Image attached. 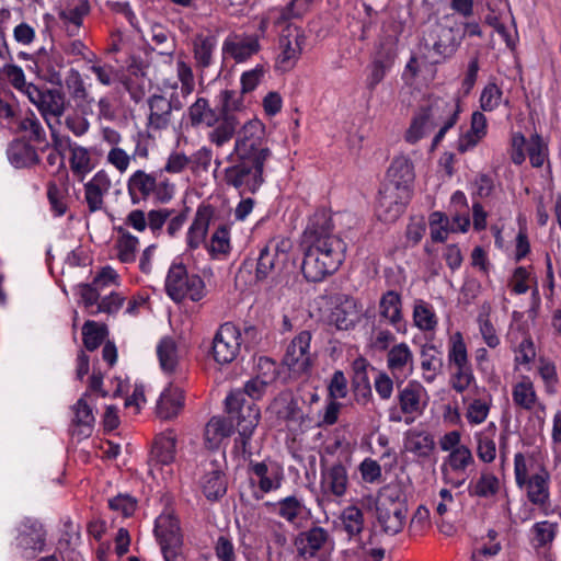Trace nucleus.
<instances>
[{
	"label": "nucleus",
	"instance_id": "51",
	"mask_svg": "<svg viewBox=\"0 0 561 561\" xmlns=\"http://www.w3.org/2000/svg\"><path fill=\"white\" fill-rule=\"evenodd\" d=\"M151 41L156 45L154 49L160 55L171 56L174 53L175 44L170 39V32L161 24H153L150 28Z\"/></svg>",
	"mask_w": 561,
	"mask_h": 561
},
{
	"label": "nucleus",
	"instance_id": "28",
	"mask_svg": "<svg viewBox=\"0 0 561 561\" xmlns=\"http://www.w3.org/2000/svg\"><path fill=\"white\" fill-rule=\"evenodd\" d=\"M214 214L215 210L211 205L202 204L198 206L187 232V244L191 249H197L205 241Z\"/></svg>",
	"mask_w": 561,
	"mask_h": 561
},
{
	"label": "nucleus",
	"instance_id": "61",
	"mask_svg": "<svg viewBox=\"0 0 561 561\" xmlns=\"http://www.w3.org/2000/svg\"><path fill=\"white\" fill-rule=\"evenodd\" d=\"M19 127L22 131L30 133V139L32 141L43 142L46 140L45 130L34 113L21 119Z\"/></svg>",
	"mask_w": 561,
	"mask_h": 561
},
{
	"label": "nucleus",
	"instance_id": "25",
	"mask_svg": "<svg viewBox=\"0 0 561 561\" xmlns=\"http://www.w3.org/2000/svg\"><path fill=\"white\" fill-rule=\"evenodd\" d=\"M265 506L295 527H299V520L305 517L307 511L302 499L296 495H288L274 503L266 502Z\"/></svg>",
	"mask_w": 561,
	"mask_h": 561
},
{
	"label": "nucleus",
	"instance_id": "22",
	"mask_svg": "<svg viewBox=\"0 0 561 561\" xmlns=\"http://www.w3.org/2000/svg\"><path fill=\"white\" fill-rule=\"evenodd\" d=\"M550 474L546 468L530 476L529 480L518 488L526 492L528 501L539 508H547L550 504L549 491Z\"/></svg>",
	"mask_w": 561,
	"mask_h": 561
},
{
	"label": "nucleus",
	"instance_id": "8",
	"mask_svg": "<svg viewBox=\"0 0 561 561\" xmlns=\"http://www.w3.org/2000/svg\"><path fill=\"white\" fill-rule=\"evenodd\" d=\"M251 474L249 482L256 489L253 491V497L259 501L264 494L278 490L285 479L283 467L271 459L263 461L250 460L248 465Z\"/></svg>",
	"mask_w": 561,
	"mask_h": 561
},
{
	"label": "nucleus",
	"instance_id": "14",
	"mask_svg": "<svg viewBox=\"0 0 561 561\" xmlns=\"http://www.w3.org/2000/svg\"><path fill=\"white\" fill-rule=\"evenodd\" d=\"M411 191L397 190L393 185H383L379 191L378 217L386 221H396L404 211L411 198Z\"/></svg>",
	"mask_w": 561,
	"mask_h": 561
},
{
	"label": "nucleus",
	"instance_id": "43",
	"mask_svg": "<svg viewBox=\"0 0 561 561\" xmlns=\"http://www.w3.org/2000/svg\"><path fill=\"white\" fill-rule=\"evenodd\" d=\"M176 438L172 433L159 435L153 444L152 456L162 465L171 463L175 458Z\"/></svg>",
	"mask_w": 561,
	"mask_h": 561
},
{
	"label": "nucleus",
	"instance_id": "15",
	"mask_svg": "<svg viewBox=\"0 0 561 561\" xmlns=\"http://www.w3.org/2000/svg\"><path fill=\"white\" fill-rule=\"evenodd\" d=\"M310 342L311 333L301 331L289 343L283 362L291 371L301 374L311 367Z\"/></svg>",
	"mask_w": 561,
	"mask_h": 561
},
{
	"label": "nucleus",
	"instance_id": "26",
	"mask_svg": "<svg viewBox=\"0 0 561 561\" xmlns=\"http://www.w3.org/2000/svg\"><path fill=\"white\" fill-rule=\"evenodd\" d=\"M387 176L388 182L383 185H393V188L412 192L415 174L413 163L408 157H396L388 169Z\"/></svg>",
	"mask_w": 561,
	"mask_h": 561
},
{
	"label": "nucleus",
	"instance_id": "42",
	"mask_svg": "<svg viewBox=\"0 0 561 561\" xmlns=\"http://www.w3.org/2000/svg\"><path fill=\"white\" fill-rule=\"evenodd\" d=\"M66 89L70 98L76 102L78 106L82 103H91L93 100L90 99L88 89L81 73L71 68L65 79Z\"/></svg>",
	"mask_w": 561,
	"mask_h": 561
},
{
	"label": "nucleus",
	"instance_id": "56",
	"mask_svg": "<svg viewBox=\"0 0 561 561\" xmlns=\"http://www.w3.org/2000/svg\"><path fill=\"white\" fill-rule=\"evenodd\" d=\"M454 366L456 370L451 375V387L456 392L462 393L474 381L473 370L470 363Z\"/></svg>",
	"mask_w": 561,
	"mask_h": 561
},
{
	"label": "nucleus",
	"instance_id": "37",
	"mask_svg": "<svg viewBox=\"0 0 561 561\" xmlns=\"http://www.w3.org/2000/svg\"><path fill=\"white\" fill-rule=\"evenodd\" d=\"M234 432V426L229 417L213 416L205 427V439L209 447H217L219 443Z\"/></svg>",
	"mask_w": 561,
	"mask_h": 561
},
{
	"label": "nucleus",
	"instance_id": "63",
	"mask_svg": "<svg viewBox=\"0 0 561 561\" xmlns=\"http://www.w3.org/2000/svg\"><path fill=\"white\" fill-rule=\"evenodd\" d=\"M394 383L396 380L393 376H390L387 371L377 370V375L374 380V387L381 400L387 401L392 397Z\"/></svg>",
	"mask_w": 561,
	"mask_h": 561
},
{
	"label": "nucleus",
	"instance_id": "46",
	"mask_svg": "<svg viewBox=\"0 0 561 561\" xmlns=\"http://www.w3.org/2000/svg\"><path fill=\"white\" fill-rule=\"evenodd\" d=\"M107 327L93 320H88L82 327L84 347L92 352L95 351L107 336Z\"/></svg>",
	"mask_w": 561,
	"mask_h": 561
},
{
	"label": "nucleus",
	"instance_id": "52",
	"mask_svg": "<svg viewBox=\"0 0 561 561\" xmlns=\"http://www.w3.org/2000/svg\"><path fill=\"white\" fill-rule=\"evenodd\" d=\"M280 264H284V262H282L275 253H272L268 248L263 247L257 259L256 279H265L275 268L279 267Z\"/></svg>",
	"mask_w": 561,
	"mask_h": 561
},
{
	"label": "nucleus",
	"instance_id": "57",
	"mask_svg": "<svg viewBox=\"0 0 561 561\" xmlns=\"http://www.w3.org/2000/svg\"><path fill=\"white\" fill-rule=\"evenodd\" d=\"M273 405L279 408L277 415L285 420H297L300 409L297 401L289 393H280L275 398Z\"/></svg>",
	"mask_w": 561,
	"mask_h": 561
},
{
	"label": "nucleus",
	"instance_id": "4",
	"mask_svg": "<svg viewBox=\"0 0 561 561\" xmlns=\"http://www.w3.org/2000/svg\"><path fill=\"white\" fill-rule=\"evenodd\" d=\"M226 412L229 420L236 422L238 437L234 439L236 446H239L244 455H252L250 442L253 433L259 425L261 411L251 400L244 398V392L240 389L231 391L226 400Z\"/></svg>",
	"mask_w": 561,
	"mask_h": 561
},
{
	"label": "nucleus",
	"instance_id": "18",
	"mask_svg": "<svg viewBox=\"0 0 561 561\" xmlns=\"http://www.w3.org/2000/svg\"><path fill=\"white\" fill-rule=\"evenodd\" d=\"M330 539V534L321 526L313 525L307 530L300 531L294 539L298 557L307 560L314 558L324 548Z\"/></svg>",
	"mask_w": 561,
	"mask_h": 561
},
{
	"label": "nucleus",
	"instance_id": "21",
	"mask_svg": "<svg viewBox=\"0 0 561 561\" xmlns=\"http://www.w3.org/2000/svg\"><path fill=\"white\" fill-rule=\"evenodd\" d=\"M348 486V474L346 468L336 462L325 467L324 459H321V489L324 494H332L341 497L346 493Z\"/></svg>",
	"mask_w": 561,
	"mask_h": 561
},
{
	"label": "nucleus",
	"instance_id": "64",
	"mask_svg": "<svg viewBox=\"0 0 561 561\" xmlns=\"http://www.w3.org/2000/svg\"><path fill=\"white\" fill-rule=\"evenodd\" d=\"M217 107L221 114H232L241 107V95L233 90H222L217 96Z\"/></svg>",
	"mask_w": 561,
	"mask_h": 561
},
{
	"label": "nucleus",
	"instance_id": "29",
	"mask_svg": "<svg viewBox=\"0 0 561 561\" xmlns=\"http://www.w3.org/2000/svg\"><path fill=\"white\" fill-rule=\"evenodd\" d=\"M194 66L204 71L214 62V53L217 47V37L213 34H197L192 41Z\"/></svg>",
	"mask_w": 561,
	"mask_h": 561
},
{
	"label": "nucleus",
	"instance_id": "11",
	"mask_svg": "<svg viewBox=\"0 0 561 561\" xmlns=\"http://www.w3.org/2000/svg\"><path fill=\"white\" fill-rule=\"evenodd\" d=\"M459 28L437 24L424 38V46L432 50L433 64L450 58L460 46Z\"/></svg>",
	"mask_w": 561,
	"mask_h": 561
},
{
	"label": "nucleus",
	"instance_id": "1",
	"mask_svg": "<svg viewBox=\"0 0 561 561\" xmlns=\"http://www.w3.org/2000/svg\"><path fill=\"white\" fill-rule=\"evenodd\" d=\"M217 124L209 133V140L217 147L236 135L233 150L227 157L229 165L224 170L225 183L240 195L257 193L265 183V167L272 157L265 125L259 119H251L236 131L239 122L234 114H220Z\"/></svg>",
	"mask_w": 561,
	"mask_h": 561
},
{
	"label": "nucleus",
	"instance_id": "41",
	"mask_svg": "<svg viewBox=\"0 0 561 561\" xmlns=\"http://www.w3.org/2000/svg\"><path fill=\"white\" fill-rule=\"evenodd\" d=\"M500 489V482L496 476L490 471L481 472L480 478L476 482L468 485V494L473 497H492Z\"/></svg>",
	"mask_w": 561,
	"mask_h": 561
},
{
	"label": "nucleus",
	"instance_id": "36",
	"mask_svg": "<svg viewBox=\"0 0 561 561\" xmlns=\"http://www.w3.org/2000/svg\"><path fill=\"white\" fill-rule=\"evenodd\" d=\"M404 448L420 458H427L435 448V442L425 431L410 430L405 433Z\"/></svg>",
	"mask_w": 561,
	"mask_h": 561
},
{
	"label": "nucleus",
	"instance_id": "53",
	"mask_svg": "<svg viewBox=\"0 0 561 561\" xmlns=\"http://www.w3.org/2000/svg\"><path fill=\"white\" fill-rule=\"evenodd\" d=\"M474 462L471 450L465 446L453 449L447 457V465L455 472H463L470 465Z\"/></svg>",
	"mask_w": 561,
	"mask_h": 561
},
{
	"label": "nucleus",
	"instance_id": "38",
	"mask_svg": "<svg viewBox=\"0 0 561 561\" xmlns=\"http://www.w3.org/2000/svg\"><path fill=\"white\" fill-rule=\"evenodd\" d=\"M331 319L339 330L353 328L358 319L356 300L351 297H345V299L334 308Z\"/></svg>",
	"mask_w": 561,
	"mask_h": 561
},
{
	"label": "nucleus",
	"instance_id": "32",
	"mask_svg": "<svg viewBox=\"0 0 561 561\" xmlns=\"http://www.w3.org/2000/svg\"><path fill=\"white\" fill-rule=\"evenodd\" d=\"M421 368L423 370V379L431 383L437 375L442 373L444 360L443 352L433 343H425L421 348Z\"/></svg>",
	"mask_w": 561,
	"mask_h": 561
},
{
	"label": "nucleus",
	"instance_id": "47",
	"mask_svg": "<svg viewBox=\"0 0 561 561\" xmlns=\"http://www.w3.org/2000/svg\"><path fill=\"white\" fill-rule=\"evenodd\" d=\"M157 355L160 366L164 371L171 373L178 365V347L175 341L165 336L161 339L157 346Z\"/></svg>",
	"mask_w": 561,
	"mask_h": 561
},
{
	"label": "nucleus",
	"instance_id": "5",
	"mask_svg": "<svg viewBox=\"0 0 561 561\" xmlns=\"http://www.w3.org/2000/svg\"><path fill=\"white\" fill-rule=\"evenodd\" d=\"M127 192L133 205L147 202L150 197L165 204L173 198L175 185L163 178V170L151 173L137 170L127 180Z\"/></svg>",
	"mask_w": 561,
	"mask_h": 561
},
{
	"label": "nucleus",
	"instance_id": "16",
	"mask_svg": "<svg viewBox=\"0 0 561 561\" xmlns=\"http://www.w3.org/2000/svg\"><path fill=\"white\" fill-rule=\"evenodd\" d=\"M261 49L256 34H229L222 43V54L236 62H243Z\"/></svg>",
	"mask_w": 561,
	"mask_h": 561
},
{
	"label": "nucleus",
	"instance_id": "6",
	"mask_svg": "<svg viewBox=\"0 0 561 561\" xmlns=\"http://www.w3.org/2000/svg\"><path fill=\"white\" fill-rule=\"evenodd\" d=\"M165 293L174 301L181 302L184 299L199 301L206 296V286L197 274H190L182 262L174 261L167 274Z\"/></svg>",
	"mask_w": 561,
	"mask_h": 561
},
{
	"label": "nucleus",
	"instance_id": "9",
	"mask_svg": "<svg viewBox=\"0 0 561 561\" xmlns=\"http://www.w3.org/2000/svg\"><path fill=\"white\" fill-rule=\"evenodd\" d=\"M27 99L37 107L47 125L60 124V117L66 111L64 92L46 87H27Z\"/></svg>",
	"mask_w": 561,
	"mask_h": 561
},
{
	"label": "nucleus",
	"instance_id": "54",
	"mask_svg": "<svg viewBox=\"0 0 561 561\" xmlns=\"http://www.w3.org/2000/svg\"><path fill=\"white\" fill-rule=\"evenodd\" d=\"M533 543L536 548L545 547L553 541L557 534V525L548 520L538 522L531 528Z\"/></svg>",
	"mask_w": 561,
	"mask_h": 561
},
{
	"label": "nucleus",
	"instance_id": "31",
	"mask_svg": "<svg viewBox=\"0 0 561 561\" xmlns=\"http://www.w3.org/2000/svg\"><path fill=\"white\" fill-rule=\"evenodd\" d=\"M149 116L148 128L154 130L165 129L171 123V105L170 101L163 95L153 94L148 99Z\"/></svg>",
	"mask_w": 561,
	"mask_h": 561
},
{
	"label": "nucleus",
	"instance_id": "55",
	"mask_svg": "<svg viewBox=\"0 0 561 561\" xmlns=\"http://www.w3.org/2000/svg\"><path fill=\"white\" fill-rule=\"evenodd\" d=\"M231 249L230 232L226 225H220L210 238L208 250L211 255L227 254Z\"/></svg>",
	"mask_w": 561,
	"mask_h": 561
},
{
	"label": "nucleus",
	"instance_id": "45",
	"mask_svg": "<svg viewBox=\"0 0 561 561\" xmlns=\"http://www.w3.org/2000/svg\"><path fill=\"white\" fill-rule=\"evenodd\" d=\"M71 151L70 168L80 181H83L87 173L92 170L91 158L87 148L77 144L69 145Z\"/></svg>",
	"mask_w": 561,
	"mask_h": 561
},
{
	"label": "nucleus",
	"instance_id": "33",
	"mask_svg": "<svg viewBox=\"0 0 561 561\" xmlns=\"http://www.w3.org/2000/svg\"><path fill=\"white\" fill-rule=\"evenodd\" d=\"M220 111L217 105L213 108L209 102L205 98H198L188 107V118L192 126L205 125L207 127H214L220 121Z\"/></svg>",
	"mask_w": 561,
	"mask_h": 561
},
{
	"label": "nucleus",
	"instance_id": "27",
	"mask_svg": "<svg viewBox=\"0 0 561 561\" xmlns=\"http://www.w3.org/2000/svg\"><path fill=\"white\" fill-rule=\"evenodd\" d=\"M402 383L397 385V401L401 412L405 415L421 414L423 411L421 404L424 387L416 380L409 381L403 388Z\"/></svg>",
	"mask_w": 561,
	"mask_h": 561
},
{
	"label": "nucleus",
	"instance_id": "60",
	"mask_svg": "<svg viewBox=\"0 0 561 561\" xmlns=\"http://www.w3.org/2000/svg\"><path fill=\"white\" fill-rule=\"evenodd\" d=\"M0 72L5 76L12 87L27 96V87H35L34 83H27L21 67L16 65H4Z\"/></svg>",
	"mask_w": 561,
	"mask_h": 561
},
{
	"label": "nucleus",
	"instance_id": "30",
	"mask_svg": "<svg viewBox=\"0 0 561 561\" xmlns=\"http://www.w3.org/2000/svg\"><path fill=\"white\" fill-rule=\"evenodd\" d=\"M75 417L71 423V434L78 438L91 436L95 417L92 408L87 403L84 397L80 398L72 407Z\"/></svg>",
	"mask_w": 561,
	"mask_h": 561
},
{
	"label": "nucleus",
	"instance_id": "44",
	"mask_svg": "<svg viewBox=\"0 0 561 561\" xmlns=\"http://www.w3.org/2000/svg\"><path fill=\"white\" fill-rule=\"evenodd\" d=\"M496 427L490 423L484 432L477 435V455L484 462H492L496 457V446L493 439Z\"/></svg>",
	"mask_w": 561,
	"mask_h": 561
},
{
	"label": "nucleus",
	"instance_id": "58",
	"mask_svg": "<svg viewBox=\"0 0 561 561\" xmlns=\"http://www.w3.org/2000/svg\"><path fill=\"white\" fill-rule=\"evenodd\" d=\"M90 4L88 0H80L78 4L75 7H68L60 11L59 18L65 23H70L72 26L78 30L81 24L83 18L89 13Z\"/></svg>",
	"mask_w": 561,
	"mask_h": 561
},
{
	"label": "nucleus",
	"instance_id": "49",
	"mask_svg": "<svg viewBox=\"0 0 561 561\" xmlns=\"http://www.w3.org/2000/svg\"><path fill=\"white\" fill-rule=\"evenodd\" d=\"M344 530L350 537L360 535L364 529V514L357 506H347L341 514Z\"/></svg>",
	"mask_w": 561,
	"mask_h": 561
},
{
	"label": "nucleus",
	"instance_id": "13",
	"mask_svg": "<svg viewBox=\"0 0 561 561\" xmlns=\"http://www.w3.org/2000/svg\"><path fill=\"white\" fill-rule=\"evenodd\" d=\"M32 65L27 68L36 76L51 84H61V69L64 68V57L61 53L54 48H39L31 57Z\"/></svg>",
	"mask_w": 561,
	"mask_h": 561
},
{
	"label": "nucleus",
	"instance_id": "3",
	"mask_svg": "<svg viewBox=\"0 0 561 561\" xmlns=\"http://www.w3.org/2000/svg\"><path fill=\"white\" fill-rule=\"evenodd\" d=\"M459 113L458 101L439 96L430 98L413 117L404 138L413 145L422 139L428 130L439 127L431 145V150H434L442 142L446 133L457 124Z\"/></svg>",
	"mask_w": 561,
	"mask_h": 561
},
{
	"label": "nucleus",
	"instance_id": "50",
	"mask_svg": "<svg viewBox=\"0 0 561 561\" xmlns=\"http://www.w3.org/2000/svg\"><path fill=\"white\" fill-rule=\"evenodd\" d=\"M413 321L415 327L422 331L434 330L437 324L432 307L423 300H417L414 305Z\"/></svg>",
	"mask_w": 561,
	"mask_h": 561
},
{
	"label": "nucleus",
	"instance_id": "12",
	"mask_svg": "<svg viewBox=\"0 0 561 561\" xmlns=\"http://www.w3.org/2000/svg\"><path fill=\"white\" fill-rule=\"evenodd\" d=\"M241 346V331L232 322L221 324L213 339V357L221 365L233 362Z\"/></svg>",
	"mask_w": 561,
	"mask_h": 561
},
{
	"label": "nucleus",
	"instance_id": "2",
	"mask_svg": "<svg viewBox=\"0 0 561 561\" xmlns=\"http://www.w3.org/2000/svg\"><path fill=\"white\" fill-rule=\"evenodd\" d=\"M301 271L308 282H322L334 274L346 256V242L334 232L330 213L320 208L310 216L302 233Z\"/></svg>",
	"mask_w": 561,
	"mask_h": 561
},
{
	"label": "nucleus",
	"instance_id": "7",
	"mask_svg": "<svg viewBox=\"0 0 561 561\" xmlns=\"http://www.w3.org/2000/svg\"><path fill=\"white\" fill-rule=\"evenodd\" d=\"M376 515L386 534L396 535L402 530L407 517V506L398 488L386 486L379 492L376 501Z\"/></svg>",
	"mask_w": 561,
	"mask_h": 561
},
{
	"label": "nucleus",
	"instance_id": "19",
	"mask_svg": "<svg viewBox=\"0 0 561 561\" xmlns=\"http://www.w3.org/2000/svg\"><path fill=\"white\" fill-rule=\"evenodd\" d=\"M15 540L18 548L33 554L44 549L46 531L37 519L27 517L19 525Z\"/></svg>",
	"mask_w": 561,
	"mask_h": 561
},
{
	"label": "nucleus",
	"instance_id": "24",
	"mask_svg": "<svg viewBox=\"0 0 561 561\" xmlns=\"http://www.w3.org/2000/svg\"><path fill=\"white\" fill-rule=\"evenodd\" d=\"M379 316L398 332H405V323L402 313V297L396 290H388L380 297Z\"/></svg>",
	"mask_w": 561,
	"mask_h": 561
},
{
	"label": "nucleus",
	"instance_id": "39",
	"mask_svg": "<svg viewBox=\"0 0 561 561\" xmlns=\"http://www.w3.org/2000/svg\"><path fill=\"white\" fill-rule=\"evenodd\" d=\"M8 158L15 168H28L39 162L36 149L27 144H14L8 149Z\"/></svg>",
	"mask_w": 561,
	"mask_h": 561
},
{
	"label": "nucleus",
	"instance_id": "35",
	"mask_svg": "<svg viewBox=\"0 0 561 561\" xmlns=\"http://www.w3.org/2000/svg\"><path fill=\"white\" fill-rule=\"evenodd\" d=\"M183 405V391L178 387L170 386L160 396L157 403V414L164 420L172 419L180 413Z\"/></svg>",
	"mask_w": 561,
	"mask_h": 561
},
{
	"label": "nucleus",
	"instance_id": "34",
	"mask_svg": "<svg viewBox=\"0 0 561 561\" xmlns=\"http://www.w3.org/2000/svg\"><path fill=\"white\" fill-rule=\"evenodd\" d=\"M302 36L296 35L294 39L289 36H282L279 38L280 53L276 59V69L283 72L290 70L301 51Z\"/></svg>",
	"mask_w": 561,
	"mask_h": 561
},
{
	"label": "nucleus",
	"instance_id": "59",
	"mask_svg": "<svg viewBox=\"0 0 561 561\" xmlns=\"http://www.w3.org/2000/svg\"><path fill=\"white\" fill-rule=\"evenodd\" d=\"M547 145L538 134H535L530 137L527 146V152L529 156L530 164L534 168L542 167L547 158Z\"/></svg>",
	"mask_w": 561,
	"mask_h": 561
},
{
	"label": "nucleus",
	"instance_id": "20",
	"mask_svg": "<svg viewBox=\"0 0 561 561\" xmlns=\"http://www.w3.org/2000/svg\"><path fill=\"white\" fill-rule=\"evenodd\" d=\"M112 187V181L106 171H98L91 180L84 183V202L90 213L105 210L104 197Z\"/></svg>",
	"mask_w": 561,
	"mask_h": 561
},
{
	"label": "nucleus",
	"instance_id": "40",
	"mask_svg": "<svg viewBox=\"0 0 561 561\" xmlns=\"http://www.w3.org/2000/svg\"><path fill=\"white\" fill-rule=\"evenodd\" d=\"M118 238L116 240L117 257L122 263H133L136 260V253L139 244L137 237L133 236L123 227L117 228Z\"/></svg>",
	"mask_w": 561,
	"mask_h": 561
},
{
	"label": "nucleus",
	"instance_id": "23",
	"mask_svg": "<svg viewBox=\"0 0 561 561\" xmlns=\"http://www.w3.org/2000/svg\"><path fill=\"white\" fill-rule=\"evenodd\" d=\"M201 489L208 501H217L227 492V478L224 470L216 460L208 463V467L201 478Z\"/></svg>",
	"mask_w": 561,
	"mask_h": 561
},
{
	"label": "nucleus",
	"instance_id": "62",
	"mask_svg": "<svg viewBox=\"0 0 561 561\" xmlns=\"http://www.w3.org/2000/svg\"><path fill=\"white\" fill-rule=\"evenodd\" d=\"M448 362L450 365H460L469 363L467 346L459 332H457L450 341V347L448 351Z\"/></svg>",
	"mask_w": 561,
	"mask_h": 561
},
{
	"label": "nucleus",
	"instance_id": "48",
	"mask_svg": "<svg viewBox=\"0 0 561 561\" xmlns=\"http://www.w3.org/2000/svg\"><path fill=\"white\" fill-rule=\"evenodd\" d=\"M513 402L515 405L530 411L537 401V394L533 382L529 379L517 382L512 391Z\"/></svg>",
	"mask_w": 561,
	"mask_h": 561
},
{
	"label": "nucleus",
	"instance_id": "10",
	"mask_svg": "<svg viewBox=\"0 0 561 561\" xmlns=\"http://www.w3.org/2000/svg\"><path fill=\"white\" fill-rule=\"evenodd\" d=\"M154 534L161 546L165 561H186L182 553L183 539L179 520L171 515H161L157 518Z\"/></svg>",
	"mask_w": 561,
	"mask_h": 561
},
{
	"label": "nucleus",
	"instance_id": "17",
	"mask_svg": "<svg viewBox=\"0 0 561 561\" xmlns=\"http://www.w3.org/2000/svg\"><path fill=\"white\" fill-rule=\"evenodd\" d=\"M387 368L394 377L396 385L403 383L414 373V356L407 343L401 342L389 348Z\"/></svg>",
	"mask_w": 561,
	"mask_h": 561
}]
</instances>
